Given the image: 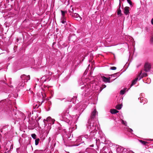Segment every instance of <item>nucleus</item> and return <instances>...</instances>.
I'll return each instance as SVG.
<instances>
[{"label": "nucleus", "mask_w": 153, "mask_h": 153, "mask_svg": "<svg viewBox=\"0 0 153 153\" xmlns=\"http://www.w3.org/2000/svg\"><path fill=\"white\" fill-rule=\"evenodd\" d=\"M61 12L62 13V17H65V14L66 13V12L62 10H61Z\"/></svg>", "instance_id": "nucleus-13"}, {"label": "nucleus", "mask_w": 153, "mask_h": 153, "mask_svg": "<svg viewBox=\"0 0 153 153\" xmlns=\"http://www.w3.org/2000/svg\"><path fill=\"white\" fill-rule=\"evenodd\" d=\"M151 23L152 25H153V18L151 20Z\"/></svg>", "instance_id": "nucleus-22"}, {"label": "nucleus", "mask_w": 153, "mask_h": 153, "mask_svg": "<svg viewBox=\"0 0 153 153\" xmlns=\"http://www.w3.org/2000/svg\"><path fill=\"white\" fill-rule=\"evenodd\" d=\"M103 153H107L105 152H104Z\"/></svg>", "instance_id": "nucleus-29"}, {"label": "nucleus", "mask_w": 153, "mask_h": 153, "mask_svg": "<svg viewBox=\"0 0 153 153\" xmlns=\"http://www.w3.org/2000/svg\"><path fill=\"white\" fill-rule=\"evenodd\" d=\"M129 130H130V131H129L131 132H132V131H133L131 129H130Z\"/></svg>", "instance_id": "nucleus-25"}, {"label": "nucleus", "mask_w": 153, "mask_h": 153, "mask_svg": "<svg viewBox=\"0 0 153 153\" xmlns=\"http://www.w3.org/2000/svg\"><path fill=\"white\" fill-rule=\"evenodd\" d=\"M47 121L50 123L51 124H53L54 123L55 120L53 119H52L51 117H47L46 120H44V121L45 123V121Z\"/></svg>", "instance_id": "nucleus-2"}, {"label": "nucleus", "mask_w": 153, "mask_h": 153, "mask_svg": "<svg viewBox=\"0 0 153 153\" xmlns=\"http://www.w3.org/2000/svg\"><path fill=\"white\" fill-rule=\"evenodd\" d=\"M79 153H82V152H79Z\"/></svg>", "instance_id": "nucleus-31"}, {"label": "nucleus", "mask_w": 153, "mask_h": 153, "mask_svg": "<svg viewBox=\"0 0 153 153\" xmlns=\"http://www.w3.org/2000/svg\"><path fill=\"white\" fill-rule=\"evenodd\" d=\"M151 68V65L150 63H145L144 66V69L146 71L148 72L149 71Z\"/></svg>", "instance_id": "nucleus-1"}, {"label": "nucleus", "mask_w": 153, "mask_h": 153, "mask_svg": "<svg viewBox=\"0 0 153 153\" xmlns=\"http://www.w3.org/2000/svg\"><path fill=\"white\" fill-rule=\"evenodd\" d=\"M31 136L32 137V138H33L34 139H35L36 138V135L34 134H32Z\"/></svg>", "instance_id": "nucleus-18"}, {"label": "nucleus", "mask_w": 153, "mask_h": 153, "mask_svg": "<svg viewBox=\"0 0 153 153\" xmlns=\"http://www.w3.org/2000/svg\"><path fill=\"white\" fill-rule=\"evenodd\" d=\"M111 113L112 114H115L118 112V111L115 109H111L110 110Z\"/></svg>", "instance_id": "nucleus-10"}, {"label": "nucleus", "mask_w": 153, "mask_h": 153, "mask_svg": "<svg viewBox=\"0 0 153 153\" xmlns=\"http://www.w3.org/2000/svg\"><path fill=\"white\" fill-rule=\"evenodd\" d=\"M73 9H74V8H72V10L73 11H73H74Z\"/></svg>", "instance_id": "nucleus-27"}, {"label": "nucleus", "mask_w": 153, "mask_h": 153, "mask_svg": "<svg viewBox=\"0 0 153 153\" xmlns=\"http://www.w3.org/2000/svg\"><path fill=\"white\" fill-rule=\"evenodd\" d=\"M109 153H112V152H109Z\"/></svg>", "instance_id": "nucleus-28"}, {"label": "nucleus", "mask_w": 153, "mask_h": 153, "mask_svg": "<svg viewBox=\"0 0 153 153\" xmlns=\"http://www.w3.org/2000/svg\"><path fill=\"white\" fill-rule=\"evenodd\" d=\"M97 114V113L96 110V109H95L94 110V111L92 112V114H91L92 117L93 118L94 117H95V116L96 115V114Z\"/></svg>", "instance_id": "nucleus-8"}, {"label": "nucleus", "mask_w": 153, "mask_h": 153, "mask_svg": "<svg viewBox=\"0 0 153 153\" xmlns=\"http://www.w3.org/2000/svg\"><path fill=\"white\" fill-rule=\"evenodd\" d=\"M61 22L62 23L65 24L66 23V19L65 17H62L61 18Z\"/></svg>", "instance_id": "nucleus-11"}, {"label": "nucleus", "mask_w": 153, "mask_h": 153, "mask_svg": "<svg viewBox=\"0 0 153 153\" xmlns=\"http://www.w3.org/2000/svg\"><path fill=\"white\" fill-rule=\"evenodd\" d=\"M129 153H134L132 152H130Z\"/></svg>", "instance_id": "nucleus-26"}, {"label": "nucleus", "mask_w": 153, "mask_h": 153, "mask_svg": "<svg viewBox=\"0 0 153 153\" xmlns=\"http://www.w3.org/2000/svg\"><path fill=\"white\" fill-rule=\"evenodd\" d=\"M121 121H122V123L124 125L126 126H127V123L126 121H124L123 120H122Z\"/></svg>", "instance_id": "nucleus-15"}, {"label": "nucleus", "mask_w": 153, "mask_h": 153, "mask_svg": "<svg viewBox=\"0 0 153 153\" xmlns=\"http://www.w3.org/2000/svg\"><path fill=\"white\" fill-rule=\"evenodd\" d=\"M110 79L111 78L110 77H109V78H106L104 76L102 77V79L103 81L105 82H110Z\"/></svg>", "instance_id": "nucleus-3"}, {"label": "nucleus", "mask_w": 153, "mask_h": 153, "mask_svg": "<svg viewBox=\"0 0 153 153\" xmlns=\"http://www.w3.org/2000/svg\"><path fill=\"white\" fill-rule=\"evenodd\" d=\"M151 40L153 44V36Z\"/></svg>", "instance_id": "nucleus-23"}, {"label": "nucleus", "mask_w": 153, "mask_h": 153, "mask_svg": "<svg viewBox=\"0 0 153 153\" xmlns=\"http://www.w3.org/2000/svg\"><path fill=\"white\" fill-rule=\"evenodd\" d=\"M21 78L24 80H26L27 81L28 80L30 79V76H26L25 75H22L21 76Z\"/></svg>", "instance_id": "nucleus-4"}, {"label": "nucleus", "mask_w": 153, "mask_h": 153, "mask_svg": "<svg viewBox=\"0 0 153 153\" xmlns=\"http://www.w3.org/2000/svg\"><path fill=\"white\" fill-rule=\"evenodd\" d=\"M74 17L76 18V19L78 21H80L81 20V17L79 16V15L77 13H75L73 16Z\"/></svg>", "instance_id": "nucleus-5"}, {"label": "nucleus", "mask_w": 153, "mask_h": 153, "mask_svg": "<svg viewBox=\"0 0 153 153\" xmlns=\"http://www.w3.org/2000/svg\"><path fill=\"white\" fill-rule=\"evenodd\" d=\"M122 107V105L121 104L118 105H117L116 107V108L118 109V110H120L121 109V108Z\"/></svg>", "instance_id": "nucleus-12"}, {"label": "nucleus", "mask_w": 153, "mask_h": 153, "mask_svg": "<svg viewBox=\"0 0 153 153\" xmlns=\"http://www.w3.org/2000/svg\"><path fill=\"white\" fill-rule=\"evenodd\" d=\"M125 90H121L120 91V94H123L125 93Z\"/></svg>", "instance_id": "nucleus-16"}, {"label": "nucleus", "mask_w": 153, "mask_h": 153, "mask_svg": "<svg viewBox=\"0 0 153 153\" xmlns=\"http://www.w3.org/2000/svg\"><path fill=\"white\" fill-rule=\"evenodd\" d=\"M113 75H111V76H113Z\"/></svg>", "instance_id": "nucleus-30"}, {"label": "nucleus", "mask_w": 153, "mask_h": 153, "mask_svg": "<svg viewBox=\"0 0 153 153\" xmlns=\"http://www.w3.org/2000/svg\"><path fill=\"white\" fill-rule=\"evenodd\" d=\"M138 79V78H136L132 81L131 84V87L133 85H134L136 83Z\"/></svg>", "instance_id": "nucleus-9"}, {"label": "nucleus", "mask_w": 153, "mask_h": 153, "mask_svg": "<svg viewBox=\"0 0 153 153\" xmlns=\"http://www.w3.org/2000/svg\"><path fill=\"white\" fill-rule=\"evenodd\" d=\"M129 7H126L124 8V12L125 14L127 15L129 13Z\"/></svg>", "instance_id": "nucleus-6"}, {"label": "nucleus", "mask_w": 153, "mask_h": 153, "mask_svg": "<svg viewBox=\"0 0 153 153\" xmlns=\"http://www.w3.org/2000/svg\"><path fill=\"white\" fill-rule=\"evenodd\" d=\"M39 140H35V144L36 145H37L38 144V141Z\"/></svg>", "instance_id": "nucleus-21"}, {"label": "nucleus", "mask_w": 153, "mask_h": 153, "mask_svg": "<svg viewBox=\"0 0 153 153\" xmlns=\"http://www.w3.org/2000/svg\"><path fill=\"white\" fill-rule=\"evenodd\" d=\"M123 150V148L121 147H118L117 149V151L118 153H122Z\"/></svg>", "instance_id": "nucleus-7"}, {"label": "nucleus", "mask_w": 153, "mask_h": 153, "mask_svg": "<svg viewBox=\"0 0 153 153\" xmlns=\"http://www.w3.org/2000/svg\"><path fill=\"white\" fill-rule=\"evenodd\" d=\"M127 1L130 5H131L132 2L130 0H127Z\"/></svg>", "instance_id": "nucleus-20"}, {"label": "nucleus", "mask_w": 153, "mask_h": 153, "mask_svg": "<svg viewBox=\"0 0 153 153\" xmlns=\"http://www.w3.org/2000/svg\"><path fill=\"white\" fill-rule=\"evenodd\" d=\"M116 69V68L115 67H111L110 68V69L111 70H115Z\"/></svg>", "instance_id": "nucleus-19"}, {"label": "nucleus", "mask_w": 153, "mask_h": 153, "mask_svg": "<svg viewBox=\"0 0 153 153\" xmlns=\"http://www.w3.org/2000/svg\"><path fill=\"white\" fill-rule=\"evenodd\" d=\"M117 14L120 16L121 15V11L120 9H119L117 12Z\"/></svg>", "instance_id": "nucleus-17"}, {"label": "nucleus", "mask_w": 153, "mask_h": 153, "mask_svg": "<svg viewBox=\"0 0 153 153\" xmlns=\"http://www.w3.org/2000/svg\"><path fill=\"white\" fill-rule=\"evenodd\" d=\"M140 142L142 143V144H143V145H145L147 143V142L145 141H143V140H140Z\"/></svg>", "instance_id": "nucleus-14"}, {"label": "nucleus", "mask_w": 153, "mask_h": 153, "mask_svg": "<svg viewBox=\"0 0 153 153\" xmlns=\"http://www.w3.org/2000/svg\"><path fill=\"white\" fill-rule=\"evenodd\" d=\"M106 86L105 85H102V87L104 88L106 87Z\"/></svg>", "instance_id": "nucleus-24"}]
</instances>
